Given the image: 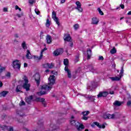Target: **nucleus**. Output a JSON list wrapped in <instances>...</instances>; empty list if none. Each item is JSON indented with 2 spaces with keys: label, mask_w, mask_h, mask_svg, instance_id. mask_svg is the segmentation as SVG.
<instances>
[{
  "label": "nucleus",
  "mask_w": 131,
  "mask_h": 131,
  "mask_svg": "<svg viewBox=\"0 0 131 131\" xmlns=\"http://www.w3.org/2000/svg\"><path fill=\"white\" fill-rule=\"evenodd\" d=\"M56 84V77L54 75H50L48 78V84H44L40 87V92H38L39 96L46 95L49 93V91H51L53 88V85Z\"/></svg>",
  "instance_id": "1"
},
{
  "label": "nucleus",
  "mask_w": 131,
  "mask_h": 131,
  "mask_svg": "<svg viewBox=\"0 0 131 131\" xmlns=\"http://www.w3.org/2000/svg\"><path fill=\"white\" fill-rule=\"evenodd\" d=\"M29 82L28 78L26 76H23L22 79L18 81L19 84L16 87V92L19 93L21 92L22 88H24L27 91L30 90V84L28 83Z\"/></svg>",
  "instance_id": "2"
},
{
  "label": "nucleus",
  "mask_w": 131,
  "mask_h": 131,
  "mask_svg": "<svg viewBox=\"0 0 131 131\" xmlns=\"http://www.w3.org/2000/svg\"><path fill=\"white\" fill-rule=\"evenodd\" d=\"M73 118H74V116H72L71 119L70 121V124L72 125H74V126H76L77 127V129L78 130H81V129H83L84 128V126L83 125L79 123V122L77 121H75V120H73Z\"/></svg>",
  "instance_id": "3"
},
{
  "label": "nucleus",
  "mask_w": 131,
  "mask_h": 131,
  "mask_svg": "<svg viewBox=\"0 0 131 131\" xmlns=\"http://www.w3.org/2000/svg\"><path fill=\"white\" fill-rule=\"evenodd\" d=\"M63 64L66 66L64 68V71L66 73H67L68 77H69V78H72V75H71V72L70 71V70L68 69V64H69V61L68 60V59H64Z\"/></svg>",
  "instance_id": "4"
},
{
  "label": "nucleus",
  "mask_w": 131,
  "mask_h": 131,
  "mask_svg": "<svg viewBox=\"0 0 131 131\" xmlns=\"http://www.w3.org/2000/svg\"><path fill=\"white\" fill-rule=\"evenodd\" d=\"M12 66L14 69L20 70V69L21 68V62L18 60H15L13 61Z\"/></svg>",
  "instance_id": "5"
},
{
  "label": "nucleus",
  "mask_w": 131,
  "mask_h": 131,
  "mask_svg": "<svg viewBox=\"0 0 131 131\" xmlns=\"http://www.w3.org/2000/svg\"><path fill=\"white\" fill-rule=\"evenodd\" d=\"M116 115H117V113L113 114L105 113L103 114V118L104 119H113V118H116Z\"/></svg>",
  "instance_id": "6"
},
{
  "label": "nucleus",
  "mask_w": 131,
  "mask_h": 131,
  "mask_svg": "<svg viewBox=\"0 0 131 131\" xmlns=\"http://www.w3.org/2000/svg\"><path fill=\"white\" fill-rule=\"evenodd\" d=\"M123 74V68H122L121 72L119 74V76H116L113 77H111L110 78L113 80V81L120 80L121 77H122Z\"/></svg>",
  "instance_id": "7"
},
{
  "label": "nucleus",
  "mask_w": 131,
  "mask_h": 131,
  "mask_svg": "<svg viewBox=\"0 0 131 131\" xmlns=\"http://www.w3.org/2000/svg\"><path fill=\"white\" fill-rule=\"evenodd\" d=\"M76 10H77L79 13H82L83 11V9L81 7V3L79 1H77L76 2Z\"/></svg>",
  "instance_id": "8"
},
{
  "label": "nucleus",
  "mask_w": 131,
  "mask_h": 131,
  "mask_svg": "<svg viewBox=\"0 0 131 131\" xmlns=\"http://www.w3.org/2000/svg\"><path fill=\"white\" fill-rule=\"evenodd\" d=\"M56 12L53 11L52 12V18L53 19L54 21L56 22V24H57L58 26H60V22L59 21V18L57 17Z\"/></svg>",
  "instance_id": "9"
},
{
  "label": "nucleus",
  "mask_w": 131,
  "mask_h": 131,
  "mask_svg": "<svg viewBox=\"0 0 131 131\" xmlns=\"http://www.w3.org/2000/svg\"><path fill=\"white\" fill-rule=\"evenodd\" d=\"M63 52L64 51L63 50V49L59 48L54 51L53 55L54 56H59V55H61V54H63Z\"/></svg>",
  "instance_id": "10"
},
{
  "label": "nucleus",
  "mask_w": 131,
  "mask_h": 131,
  "mask_svg": "<svg viewBox=\"0 0 131 131\" xmlns=\"http://www.w3.org/2000/svg\"><path fill=\"white\" fill-rule=\"evenodd\" d=\"M108 96V92L104 91L100 92L97 95L98 98H102V97H107Z\"/></svg>",
  "instance_id": "11"
},
{
  "label": "nucleus",
  "mask_w": 131,
  "mask_h": 131,
  "mask_svg": "<svg viewBox=\"0 0 131 131\" xmlns=\"http://www.w3.org/2000/svg\"><path fill=\"white\" fill-rule=\"evenodd\" d=\"M94 125H96L97 127H99V128H105V125H104V124L101 125L98 122H94L93 124L92 125V126H94Z\"/></svg>",
  "instance_id": "12"
},
{
  "label": "nucleus",
  "mask_w": 131,
  "mask_h": 131,
  "mask_svg": "<svg viewBox=\"0 0 131 131\" xmlns=\"http://www.w3.org/2000/svg\"><path fill=\"white\" fill-rule=\"evenodd\" d=\"M42 57H43V55H42V53H40L39 56L34 55L33 58L35 61H40L41 59H42Z\"/></svg>",
  "instance_id": "13"
},
{
  "label": "nucleus",
  "mask_w": 131,
  "mask_h": 131,
  "mask_svg": "<svg viewBox=\"0 0 131 131\" xmlns=\"http://www.w3.org/2000/svg\"><path fill=\"white\" fill-rule=\"evenodd\" d=\"M26 57L27 59H32L33 58V56H32V55H31V53H30V51L29 50H27L26 52Z\"/></svg>",
  "instance_id": "14"
},
{
  "label": "nucleus",
  "mask_w": 131,
  "mask_h": 131,
  "mask_svg": "<svg viewBox=\"0 0 131 131\" xmlns=\"http://www.w3.org/2000/svg\"><path fill=\"white\" fill-rule=\"evenodd\" d=\"M0 129H8L9 131H13L14 129L13 128V127H8L7 126H3L0 125Z\"/></svg>",
  "instance_id": "15"
},
{
  "label": "nucleus",
  "mask_w": 131,
  "mask_h": 131,
  "mask_svg": "<svg viewBox=\"0 0 131 131\" xmlns=\"http://www.w3.org/2000/svg\"><path fill=\"white\" fill-rule=\"evenodd\" d=\"M63 38L65 41H71L72 40L71 37L70 36V35H69V34H64Z\"/></svg>",
  "instance_id": "16"
},
{
  "label": "nucleus",
  "mask_w": 131,
  "mask_h": 131,
  "mask_svg": "<svg viewBox=\"0 0 131 131\" xmlns=\"http://www.w3.org/2000/svg\"><path fill=\"white\" fill-rule=\"evenodd\" d=\"M91 23L94 25H98V24L99 23V18L97 17L92 18Z\"/></svg>",
  "instance_id": "17"
},
{
  "label": "nucleus",
  "mask_w": 131,
  "mask_h": 131,
  "mask_svg": "<svg viewBox=\"0 0 131 131\" xmlns=\"http://www.w3.org/2000/svg\"><path fill=\"white\" fill-rule=\"evenodd\" d=\"M82 114H83L82 119L84 120H88V117L86 116H88V115H89V114H90V112H89V111L83 112L82 113Z\"/></svg>",
  "instance_id": "18"
},
{
  "label": "nucleus",
  "mask_w": 131,
  "mask_h": 131,
  "mask_svg": "<svg viewBox=\"0 0 131 131\" xmlns=\"http://www.w3.org/2000/svg\"><path fill=\"white\" fill-rule=\"evenodd\" d=\"M25 100L28 104H30V102H31V101H33V96H30L29 97H26Z\"/></svg>",
  "instance_id": "19"
},
{
  "label": "nucleus",
  "mask_w": 131,
  "mask_h": 131,
  "mask_svg": "<svg viewBox=\"0 0 131 131\" xmlns=\"http://www.w3.org/2000/svg\"><path fill=\"white\" fill-rule=\"evenodd\" d=\"M34 77L35 80L37 81V83H39V79H40V76L39 75V74L36 73L35 74Z\"/></svg>",
  "instance_id": "20"
},
{
  "label": "nucleus",
  "mask_w": 131,
  "mask_h": 131,
  "mask_svg": "<svg viewBox=\"0 0 131 131\" xmlns=\"http://www.w3.org/2000/svg\"><path fill=\"white\" fill-rule=\"evenodd\" d=\"M114 106H115L116 107H119V106H121V104H122V102H120L118 100H116L114 102Z\"/></svg>",
  "instance_id": "21"
},
{
  "label": "nucleus",
  "mask_w": 131,
  "mask_h": 131,
  "mask_svg": "<svg viewBox=\"0 0 131 131\" xmlns=\"http://www.w3.org/2000/svg\"><path fill=\"white\" fill-rule=\"evenodd\" d=\"M91 57H92V50L89 49L87 50V58L91 59Z\"/></svg>",
  "instance_id": "22"
},
{
  "label": "nucleus",
  "mask_w": 131,
  "mask_h": 131,
  "mask_svg": "<svg viewBox=\"0 0 131 131\" xmlns=\"http://www.w3.org/2000/svg\"><path fill=\"white\" fill-rule=\"evenodd\" d=\"M85 98H87V99H89L90 100V101H92V102H95V100L96 99H95V96H91L90 95H87L86 96H85Z\"/></svg>",
  "instance_id": "23"
},
{
  "label": "nucleus",
  "mask_w": 131,
  "mask_h": 131,
  "mask_svg": "<svg viewBox=\"0 0 131 131\" xmlns=\"http://www.w3.org/2000/svg\"><path fill=\"white\" fill-rule=\"evenodd\" d=\"M46 40L47 41V43H51L52 42V37L50 35H47L46 36Z\"/></svg>",
  "instance_id": "24"
},
{
  "label": "nucleus",
  "mask_w": 131,
  "mask_h": 131,
  "mask_svg": "<svg viewBox=\"0 0 131 131\" xmlns=\"http://www.w3.org/2000/svg\"><path fill=\"white\" fill-rule=\"evenodd\" d=\"M74 30L76 31L79 29V25L78 24H76L73 26Z\"/></svg>",
  "instance_id": "25"
},
{
  "label": "nucleus",
  "mask_w": 131,
  "mask_h": 131,
  "mask_svg": "<svg viewBox=\"0 0 131 131\" xmlns=\"http://www.w3.org/2000/svg\"><path fill=\"white\" fill-rule=\"evenodd\" d=\"M39 102H41V103L44 105V106L46 107V102L45 101V99L43 98H37Z\"/></svg>",
  "instance_id": "26"
},
{
  "label": "nucleus",
  "mask_w": 131,
  "mask_h": 131,
  "mask_svg": "<svg viewBox=\"0 0 131 131\" xmlns=\"http://www.w3.org/2000/svg\"><path fill=\"white\" fill-rule=\"evenodd\" d=\"M116 52H117V51L116 50V48H115V47H114L111 50L110 53L112 55H114V54H116Z\"/></svg>",
  "instance_id": "27"
},
{
  "label": "nucleus",
  "mask_w": 131,
  "mask_h": 131,
  "mask_svg": "<svg viewBox=\"0 0 131 131\" xmlns=\"http://www.w3.org/2000/svg\"><path fill=\"white\" fill-rule=\"evenodd\" d=\"M9 92L8 91H3L0 93V95L1 97H6V95H8Z\"/></svg>",
  "instance_id": "28"
},
{
  "label": "nucleus",
  "mask_w": 131,
  "mask_h": 131,
  "mask_svg": "<svg viewBox=\"0 0 131 131\" xmlns=\"http://www.w3.org/2000/svg\"><path fill=\"white\" fill-rule=\"evenodd\" d=\"M50 25H51V21H50V20H49V19H48L46 23V27H50Z\"/></svg>",
  "instance_id": "29"
},
{
  "label": "nucleus",
  "mask_w": 131,
  "mask_h": 131,
  "mask_svg": "<svg viewBox=\"0 0 131 131\" xmlns=\"http://www.w3.org/2000/svg\"><path fill=\"white\" fill-rule=\"evenodd\" d=\"M6 70V68L4 67L0 66V75L2 74V72H4Z\"/></svg>",
  "instance_id": "30"
},
{
  "label": "nucleus",
  "mask_w": 131,
  "mask_h": 131,
  "mask_svg": "<svg viewBox=\"0 0 131 131\" xmlns=\"http://www.w3.org/2000/svg\"><path fill=\"white\" fill-rule=\"evenodd\" d=\"M21 47L24 50H26V49H27V46H26V43H25V42H23Z\"/></svg>",
  "instance_id": "31"
},
{
  "label": "nucleus",
  "mask_w": 131,
  "mask_h": 131,
  "mask_svg": "<svg viewBox=\"0 0 131 131\" xmlns=\"http://www.w3.org/2000/svg\"><path fill=\"white\" fill-rule=\"evenodd\" d=\"M36 3V0H29V4L30 5H33Z\"/></svg>",
  "instance_id": "32"
},
{
  "label": "nucleus",
  "mask_w": 131,
  "mask_h": 131,
  "mask_svg": "<svg viewBox=\"0 0 131 131\" xmlns=\"http://www.w3.org/2000/svg\"><path fill=\"white\" fill-rule=\"evenodd\" d=\"M54 67H55V64H54V63H49L48 68H49V69H52L54 68Z\"/></svg>",
  "instance_id": "33"
},
{
  "label": "nucleus",
  "mask_w": 131,
  "mask_h": 131,
  "mask_svg": "<svg viewBox=\"0 0 131 131\" xmlns=\"http://www.w3.org/2000/svg\"><path fill=\"white\" fill-rule=\"evenodd\" d=\"M97 11L99 12L100 15H101V16H103V15H104V13L103 12V11H102L101 8H98Z\"/></svg>",
  "instance_id": "34"
},
{
  "label": "nucleus",
  "mask_w": 131,
  "mask_h": 131,
  "mask_svg": "<svg viewBox=\"0 0 131 131\" xmlns=\"http://www.w3.org/2000/svg\"><path fill=\"white\" fill-rule=\"evenodd\" d=\"M42 67L43 68H46V69H48V68H49V63H46L42 64Z\"/></svg>",
  "instance_id": "35"
},
{
  "label": "nucleus",
  "mask_w": 131,
  "mask_h": 131,
  "mask_svg": "<svg viewBox=\"0 0 131 131\" xmlns=\"http://www.w3.org/2000/svg\"><path fill=\"white\" fill-rule=\"evenodd\" d=\"M16 16L18 17V18H20V17H22L23 16V12H20L19 13L16 14Z\"/></svg>",
  "instance_id": "36"
},
{
  "label": "nucleus",
  "mask_w": 131,
  "mask_h": 131,
  "mask_svg": "<svg viewBox=\"0 0 131 131\" xmlns=\"http://www.w3.org/2000/svg\"><path fill=\"white\" fill-rule=\"evenodd\" d=\"M15 10H18L19 12H21V11H22V9H21V8H19V6H18V5H16L15 6Z\"/></svg>",
  "instance_id": "37"
},
{
  "label": "nucleus",
  "mask_w": 131,
  "mask_h": 131,
  "mask_svg": "<svg viewBox=\"0 0 131 131\" xmlns=\"http://www.w3.org/2000/svg\"><path fill=\"white\" fill-rule=\"evenodd\" d=\"M6 77L7 78H10V77H11V73H7L6 74Z\"/></svg>",
  "instance_id": "38"
},
{
  "label": "nucleus",
  "mask_w": 131,
  "mask_h": 131,
  "mask_svg": "<svg viewBox=\"0 0 131 131\" xmlns=\"http://www.w3.org/2000/svg\"><path fill=\"white\" fill-rule=\"evenodd\" d=\"M35 13L37 14V15H39V14H40V12H39V11H38V10H37V9H35Z\"/></svg>",
  "instance_id": "39"
},
{
  "label": "nucleus",
  "mask_w": 131,
  "mask_h": 131,
  "mask_svg": "<svg viewBox=\"0 0 131 131\" xmlns=\"http://www.w3.org/2000/svg\"><path fill=\"white\" fill-rule=\"evenodd\" d=\"M23 105H25V102H24L23 101H20L19 103V105L22 106Z\"/></svg>",
  "instance_id": "40"
},
{
  "label": "nucleus",
  "mask_w": 131,
  "mask_h": 131,
  "mask_svg": "<svg viewBox=\"0 0 131 131\" xmlns=\"http://www.w3.org/2000/svg\"><path fill=\"white\" fill-rule=\"evenodd\" d=\"M45 51H47V49L46 48H44L43 50H41V52L42 53V55L43 56V52H45Z\"/></svg>",
  "instance_id": "41"
},
{
  "label": "nucleus",
  "mask_w": 131,
  "mask_h": 131,
  "mask_svg": "<svg viewBox=\"0 0 131 131\" xmlns=\"http://www.w3.org/2000/svg\"><path fill=\"white\" fill-rule=\"evenodd\" d=\"M3 12H8V8L7 7H4L3 8Z\"/></svg>",
  "instance_id": "42"
},
{
  "label": "nucleus",
  "mask_w": 131,
  "mask_h": 131,
  "mask_svg": "<svg viewBox=\"0 0 131 131\" xmlns=\"http://www.w3.org/2000/svg\"><path fill=\"white\" fill-rule=\"evenodd\" d=\"M99 60H104V57H103L102 56H100L99 57Z\"/></svg>",
  "instance_id": "43"
},
{
  "label": "nucleus",
  "mask_w": 131,
  "mask_h": 131,
  "mask_svg": "<svg viewBox=\"0 0 131 131\" xmlns=\"http://www.w3.org/2000/svg\"><path fill=\"white\" fill-rule=\"evenodd\" d=\"M127 106H130L131 105V101H129L127 102Z\"/></svg>",
  "instance_id": "44"
},
{
  "label": "nucleus",
  "mask_w": 131,
  "mask_h": 131,
  "mask_svg": "<svg viewBox=\"0 0 131 131\" xmlns=\"http://www.w3.org/2000/svg\"><path fill=\"white\" fill-rule=\"evenodd\" d=\"M120 7L121 8V9H124V5H120Z\"/></svg>",
  "instance_id": "45"
},
{
  "label": "nucleus",
  "mask_w": 131,
  "mask_h": 131,
  "mask_svg": "<svg viewBox=\"0 0 131 131\" xmlns=\"http://www.w3.org/2000/svg\"><path fill=\"white\" fill-rule=\"evenodd\" d=\"M27 66H28L27 63H24V67L25 68H26V67H27Z\"/></svg>",
  "instance_id": "46"
},
{
  "label": "nucleus",
  "mask_w": 131,
  "mask_h": 131,
  "mask_svg": "<svg viewBox=\"0 0 131 131\" xmlns=\"http://www.w3.org/2000/svg\"><path fill=\"white\" fill-rule=\"evenodd\" d=\"M110 94L111 95H114V91H110Z\"/></svg>",
  "instance_id": "47"
},
{
  "label": "nucleus",
  "mask_w": 131,
  "mask_h": 131,
  "mask_svg": "<svg viewBox=\"0 0 131 131\" xmlns=\"http://www.w3.org/2000/svg\"><path fill=\"white\" fill-rule=\"evenodd\" d=\"M61 4H64V3H65V2H66V0H61Z\"/></svg>",
  "instance_id": "48"
},
{
  "label": "nucleus",
  "mask_w": 131,
  "mask_h": 131,
  "mask_svg": "<svg viewBox=\"0 0 131 131\" xmlns=\"http://www.w3.org/2000/svg\"><path fill=\"white\" fill-rule=\"evenodd\" d=\"M14 36H15V37H16V38L19 37V35H18V34H15L14 35Z\"/></svg>",
  "instance_id": "49"
},
{
  "label": "nucleus",
  "mask_w": 131,
  "mask_h": 131,
  "mask_svg": "<svg viewBox=\"0 0 131 131\" xmlns=\"http://www.w3.org/2000/svg\"><path fill=\"white\" fill-rule=\"evenodd\" d=\"M2 86H3V82L0 81V88H2Z\"/></svg>",
  "instance_id": "50"
},
{
  "label": "nucleus",
  "mask_w": 131,
  "mask_h": 131,
  "mask_svg": "<svg viewBox=\"0 0 131 131\" xmlns=\"http://www.w3.org/2000/svg\"><path fill=\"white\" fill-rule=\"evenodd\" d=\"M45 72H46V73H48V72H50V70H46L45 71Z\"/></svg>",
  "instance_id": "51"
},
{
  "label": "nucleus",
  "mask_w": 131,
  "mask_h": 131,
  "mask_svg": "<svg viewBox=\"0 0 131 131\" xmlns=\"http://www.w3.org/2000/svg\"><path fill=\"white\" fill-rule=\"evenodd\" d=\"M127 15H131V11H129V12L127 13Z\"/></svg>",
  "instance_id": "52"
},
{
  "label": "nucleus",
  "mask_w": 131,
  "mask_h": 131,
  "mask_svg": "<svg viewBox=\"0 0 131 131\" xmlns=\"http://www.w3.org/2000/svg\"><path fill=\"white\" fill-rule=\"evenodd\" d=\"M73 43L72 42H71V43H70V46H71V47H73Z\"/></svg>",
  "instance_id": "53"
},
{
  "label": "nucleus",
  "mask_w": 131,
  "mask_h": 131,
  "mask_svg": "<svg viewBox=\"0 0 131 131\" xmlns=\"http://www.w3.org/2000/svg\"><path fill=\"white\" fill-rule=\"evenodd\" d=\"M87 89H88V90H91V87H90V86H88L87 87Z\"/></svg>",
  "instance_id": "54"
},
{
  "label": "nucleus",
  "mask_w": 131,
  "mask_h": 131,
  "mask_svg": "<svg viewBox=\"0 0 131 131\" xmlns=\"http://www.w3.org/2000/svg\"><path fill=\"white\" fill-rule=\"evenodd\" d=\"M78 57H77V59H76V60L75 61L76 62H78Z\"/></svg>",
  "instance_id": "55"
},
{
  "label": "nucleus",
  "mask_w": 131,
  "mask_h": 131,
  "mask_svg": "<svg viewBox=\"0 0 131 131\" xmlns=\"http://www.w3.org/2000/svg\"><path fill=\"white\" fill-rule=\"evenodd\" d=\"M123 18H124L123 17H121V18H120V20H122V19H123Z\"/></svg>",
  "instance_id": "56"
},
{
  "label": "nucleus",
  "mask_w": 131,
  "mask_h": 131,
  "mask_svg": "<svg viewBox=\"0 0 131 131\" xmlns=\"http://www.w3.org/2000/svg\"><path fill=\"white\" fill-rule=\"evenodd\" d=\"M15 42H18V41H16V40H14V43Z\"/></svg>",
  "instance_id": "57"
},
{
  "label": "nucleus",
  "mask_w": 131,
  "mask_h": 131,
  "mask_svg": "<svg viewBox=\"0 0 131 131\" xmlns=\"http://www.w3.org/2000/svg\"><path fill=\"white\" fill-rule=\"evenodd\" d=\"M85 131H89V129H85Z\"/></svg>",
  "instance_id": "58"
},
{
  "label": "nucleus",
  "mask_w": 131,
  "mask_h": 131,
  "mask_svg": "<svg viewBox=\"0 0 131 131\" xmlns=\"http://www.w3.org/2000/svg\"><path fill=\"white\" fill-rule=\"evenodd\" d=\"M73 78H75V76H73Z\"/></svg>",
  "instance_id": "59"
},
{
  "label": "nucleus",
  "mask_w": 131,
  "mask_h": 131,
  "mask_svg": "<svg viewBox=\"0 0 131 131\" xmlns=\"http://www.w3.org/2000/svg\"><path fill=\"white\" fill-rule=\"evenodd\" d=\"M118 9H119V7H117V8H116V10H118Z\"/></svg>",
  "instance_id": "60"
},
{
  "label": "nucleus",
  "mask_w": 131,
  "mask_h": 131,
  "mask_svg": "<svg viewBox=\"0 0 131 131\" xmlns=\"http://www.w3.org/2000/svg\"><path fill=\"white\" fill-rule=\"evenodd\" d=\"M117 71L118 73H119V71L117 70Z\"/></svg>",
  "instance_id": "61"
},
{
  "label": "nucleus",
  "mask_w": 131,
  "mask_h": 131,
  "mask_svg": "<svg viewBox=\"0 0 131 131\" xmlns=\"http://www.w3.org/2000/svg\"><path fill=\"white\" fill-rule=\"evenodd\" d=\"M51 127H53V125H50Z\"/></svg>",
  "instance_id": "62"
},
{
  "label": "nucleus",
  "mask_w": 131,
  "mask_h": 131,
  "mask_svg": "<svg viewBox=\"0 0 131 131\" xmlns=\"http://www.w3.org/2000/svg\"><path fill=\"white\" fill-rule=\"evenodd\" d=\"M19 115H20V116H22V115H21V113H20Z\"/></svg>",
  "instance_id": "63"
},
{
  "label": "nucleus",
  "mask_w": 131,
  "mask_h": 131,
  "mask_svg": "<svg viewBox=\"0 0 131 131\" xmlns=\"http://www.w3.org/2000/svg\"><path fill=\"white\" fill-rule=\"evenodd\" d=\"M75 74L77 73V71H76V72H75Z\"/></svg>",
  "instance_id": "64"
}]
</instances>
